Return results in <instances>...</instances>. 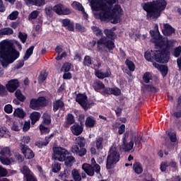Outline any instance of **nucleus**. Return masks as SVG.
Here are the masks:
<instances>
[{"mask_svg": "<svg viewBox=\"0 0 181 181\" xmlns=\"http://www.w3.org/2000/svg\"><path fill=\"white\" fill-rule=\"evenodd\" d=\"M150 35L152 37L151 42L154 43L156 49L160 50H151L144 52V59L147 62H156L166 64L170 59V45L166 43L165 38L160 35L159 30H151Z\"/></svg>", "mask_w": 181, "mask_h": 181, "instance_id": "obj_1", "label": "nucleus"}, {"mask_svg": "<svg viewBox=\"0 0 181 181\" xmlns=\"http://www.w3.org/2000/svg\"><path fill=\"white\" fill-rule=\"evenodd\" d=\"M117 2V0H91V8L99 13V19L101 22H105L111 18V23L117 25L121 22L122 14H111V6Z\"/></svg>", "mask_w": 181, "mask_h": 181, "instance_id": "obj_2", "label": "nucleus"}, {"mask_svg": "<svg viewBox=\"0 0 181 181\" xmlns=\"http://www.w3.org/2000/svg\"><path fill=\"white\" fill-rule=\"evenodd\" d=\"M20 56L21 53L15 49L11 42L3 40L0 42V62L4 69L12 64Z\"/></svg>", "mask_w": 181, "mask_h": 181, "instance_id": "obj_3", "label": "nucleus"}, {"mask_svg": "<svg viewBox=\"0 0 181 181\" xmlns=\"http://www.w3.org/2000/svg\"><path fill=\"white\" fill-rule=\"evenodd\" d=\"M168 2L165 0H153L144 4L142 8L146 12V19L156 21L160 18L163 11L166 9Z\"/></svg>", "mask_w": 181, "mask_h": 181, "instance_id": "obj_4", "label": "nucleus"}, {"mask_svg": "<svg viewBox=\"0 0 181 181\" xmlns=\"http://www.w3.org/2000/svg\"><path fill=\"white\" fill-rule=\"evenodd\" d=\"M52 151L55 155L59 157H54V160H59V162H65L67 168H71L73 163L76 162V158L73 156H69V151L63 147H53Z\"/></svg>", "mask_w": 181, "mask_h": 181, "instance_id": "obj_5", "label": "nucleus"}, {"mask_svg": "<svg viewBox=\"0 0 181 181\" xmlns=\"http://www.w3.org/2000/svg\"><path fill=\"white\" fill-rule=\"evenodd\" d=\"M73 153H76L78 156H86L87 149L86 148V139L83 136H78L76 139L74 144L71 147Z\"/></svg>", "mask_w": 181, "mask_h": 181, "instance_id": "obj_6", "label": "nucleus"}, {"mask_svg": "<svg viewBox=\"0 0 181 181\" xmlns=\"http://www.w3.org/2000/svg\"><path fill=\"white\" fill-rule=\"evenodd\" d=\"M120 159L121 156L119 155V152H118V149L116 147H110L107 156L106 169H112V165H117Z\"/></svg>", "mask_w": 181, "mask_h": 181, "instance_id": "obj_7", "label": "nucleus"}, {"mask_svg": "<svg viewBox=\"0 0 181 181\" xmlns=\"http://www.w3.org/2000/svg\"><path fill=\"white\" fill-rule=\"evenodd\" d=\"M104 45V49H107L108 52H111L115 49V40H107V37H103L97 41L98 52H103L101 45ZM107 52V49L105 50Z\"/></svg>", "mask_w": 181, "mask_h": 181, "instance_id": "obj_8", "label": "nucleus"}, {"mask_svg": "<svg viewBox=\"0 0 181 181\" xmlns=\"http://www.w3.org/2000/svg\"><path fill=\"white\" fill-rule=\"evenodd\" d=\"M82 170L88 175V176H94V173H97V175L100 174L101 171V167L98 164H95L94 166L88 164L83 163L82 165Z\"/></svg>", "mask_w": 181, "mask_h": 181, "instance_id": "obj_9", "label": "nucleus"}, {"mask_svg": "<svg viewBox=\"0 0 181 181\" xmlns=\"http://www.w3.org/2000/svg\"><path fill=\"white\" fill-rule=\"evenodd\" d=\"M46 98L45 96H40L37 99L31 98L29 107L31 110H39L40 107H46Z\"/></svg>", "mask_w": 181, "mask_h": 181, "instance_id": "obj_10", "label": "nucleus"}, {"mask_svg": "<svg viewBox=\"0 0 181 181\" xmlns=\"http://www.w3.org/2000/svg\"><path fill=\"white\" fill-rule=\"evenodd\" d=\"M21 173L23 175V179L25 181H37V177L35 173L30 170L28 165H23L21 169Z\"/></svg>", "mask_w": 181, "mask_h": 181, "instance_id": "obj_11", "label": "nucleus"}, {"mask_svg": "<svg viewBox=\"0 0 181 181\" xmlns=\"http://www.w3.org/2000/svg\"><path fill=\"white\" fill-rule=\"evenodd\" d=\"M20 148L25 159H33L35 158V153L29 148V146L21 143Z\"/></svg>", "mask_w": 181, "mask_h": 181, "instance_id": "obj_12", "label": "nucleus"}, {"mask_svg": "<svg viewBox=\"0 0 181 181\" xmlns=\"http://www.w3.org/2000/svg\"><path fill=\"white\" fill-rule=\"evenodd\" d=\"M19 86H21L19 80L11 79L8 81L7 84L6 85V87L9 93H15V91L18 90Z\"/></svg>", "mask_w": 181, "mask_h": 181, "instance_id": "obj_13", "label": "nucleus"}, {"mask_svg": "<svg viewBox=\"0 0 181 181\" xmlns=\"http://www.w3.org/2000/svg\"><path fill=\"white\" fill-rule=\"evenodd\" d=\"M53 11L57 15H70L71 13V10L69 8H63L62 4H57L53 7Z\"/></svg>", "mask_w": 181, "mask_h": 181, "instance_id": "obj_14", "label": "nucleus"}, {"mask_svg": "<svg viewBox=\"0 0 181 181\" xmlns=\"http://www.w3.org/2000/svg\"><path fill=\"white\" fill-rule=\"evenodd\" d=\"M175 32L176 30L173 27H172L170 24H163V29L162 30V33L164 35V36H172Z\"/></svg>", "mask_w": 181, "mask_h": 181, "instance_id": "obj_15", "label": "nucleus"}, {"mask_svg": "<svg viewBox=\"0 0 181 181\" xmlns=\"http://www.w3.org/2000/svg\"><path fill=\"white\" fill-rule=\"evenodd\" d=\"M70 129L74 135L78 136V135H81V134H83V128L81 124L76 122L70 127Z\"/></svg>", "mask_w": 181, "mask_h": 181, "instance_id": "obj_16", "label": "nucleus"}, {"mask_svg": "<svg viewBox=\"0 0 181 181\" xmlns=\"http://www.w3.org/2000/svg\"><path fill=\"white\" fill-rule=\"evenodd\" d=\"M95 76L100 80H104V78H107V77L111 76V71L110 70V68H107L105 73L100 70H97L95 72Z\"/></svg>", "mask_w": 181, "mask_h": 181, "instance_id": "obj_17", "label": "nucleus"}, {"mask_svg": "<svg viewBox=\"0 0 181 181\" xmlns=\"http://www.w3.org/2000/svg\"><path fill=\"white\" fill-rule=\"evenodd\" d=\"M62 26L66 28L67 30L69 32H74V23L71 22L70 19L65 18L62 21Z\"/></svg>", "mask_w": 181, "mask_h": 181, "instance_id": "obj_18", "label": "nucleus"}, {"mask_svg": "<svg viewBox=\"0 0 181 181\" xmlns=\"http://www.w3.org/2000/svg\"><path fill=\"white\" fill-rule=\"evenodd\" d=\"M95 144L97 151H103L104 149V137L101 136L96 137Z\"/></svg>", "mask_w": 181, "mask_h": 181, "instance_id": "obj_19", "label": "nucleus"}, {"mask_svg": "<svg viewBox=\"0 0 181 181\" xmlns=\"http://www.w3.org/2000/svg\"><path fill=\"white\" fill-rule=\"evenodd\" d=\"M87 100L88 98L86 94L78 93L76 95V103H78L82 107L84 106V104H86Z\"/></svg>", "mask_w": 181, "mask_h": 181, "instance_id": "obj_20", "label": "nucleus"}, {"mask_svg": "<svg viewBox=\"0 0 181 181\" xmlns=\"http://www.w3.org/2000/svg\"><path fill=\"white\" fill-rule=\"evenodd\" d=\"M153 66H154V67H159V70L163 77H166V76L168 75V72L169 71V69L168 68V66L159 65V64H157L156 62L153 63Z\"/></svg>", "mask_w": 181, "mask_h": 181, "instance_id": "obj_21", "label": "nucleus"}, {"mask_svg": "<svg viewBox=\"0 0 181 181\" xmlns=\"http://www.w3.org/2000/svg\"><path fill=\"white\" fill-rule=\"evenodd\" d=\"M97 122V120H95V118L93 116H89L86 117L85 125L87 128H94L95 127V124Z\"/></svg>", "mask_w": 181, "mask_h": 181, "instance_id": "obj_22", "label": "nucleus"}, {"mask_svg": "<svg viewBox=\"0 0 181 181\" xmlns=\"http://www.w3.org/2000/svg\"><path fill=\"white\" fill-rule=\"evenodd\" d=\"M73 124H76V119H74V115L71 113H69L66 115V121L64 122V127L68 128V127H70V125H73Z\"/></svg>", "mask_w": 181, "mask_h": 181, "instance_id": "obj_23", "label": "nucleus"}, {"mask_svg": "<svg viewBox=\"0 0 181 181\" xmlns=\"http://www.w3.org/2000/svg\"><path fill=\"white\" fill-rule=\"evenodd\" d=\"M70 173H71V171L70 169H65L64 171L60 172L58 177L60 179V180L63 181H69L66 179H69V177L70 176Z\"/></svg>", "mask_w": 181, "mask_h": 181, "instance_id": "obj_24", "label": "nucleus"}, {"mask_svg": "<svg viewBox=\"0 0 181 181\" xmlns=\"http://www.w3.org/2000/svg\"><path fill=\"white\" fill-rule=\"evenodd\" d=\"M111 14L113 15H123L124 11L122 8H121V5L115 4L112 8V6H111Z\"/></svg>", "mask_w": 181, "mask_h": 181, "instance_id": "obj_25", "label": "nucleus"}, {"mask_svg": "<svg viewBox=\"0 0 181 181\" xmlns=\"http://www.w3.org/2000/svg\"><path fill=\"white\" fill-rule=\"evenodd\" d=\"M133 170L136 175H141L144 172L142 164L139 162H135L133 164Z\"/></svg>", "mask_w": 181, "mask_h": 181, "instance_id": "obj_26", "label": "nucleus"}, {"mask_svg": "<svg viewBox=\"0 0 181 181\" xmlns=\"http://www.w3.org/2000/svg\"><path fill=\"white\" fill-rule=\"evenodd\" d=\"M13 115L20 118V119H23L26 117V112H25L23 108L18 107L14 110Z\"/></svg>", "mask_w": 181, "mask_h": 181, "instance_id": "obj_27", "label": "nucleus"}, {"mask_svg": "<svg viewBox=\"0 0 181 181\" xmlns=\"http://www.w3.org/2000/svg\"><path fill=\"white\" fill-rule=\"evenodd\" d=\"M93 88L95 91H100V90H103L105 88V85L103 83V81L99 79H96L93 83Z\"/></svg>", "mask_w": 181, "mask_h": 181, "instance_id": "obj_28", "label": "nucleus"}, {"mask_svg": "<svg viewBox=\"0 0 181 181\" xmlns=\"http://www.w3.org/2000/svg\"><path fill=\"white\" fill-rule=\"evenodd\" d=\"M31 125H35L40 119V112H33L30 114Z\"/></svg>", "mask_w": 181, "mask_h": 181, "instance_id": "obj_29", "label": "nucleus"}, {"mask_svg": "<svg viewBox=\"0 0 181 181\" xmlns=\"http://www.w3.org/2000/svg\"><path fill=\"white\" fill-rule=\"evenodd\" d=\"M47 76H49V74L47 72H46V70H42L38 76L39 84H42V83H45L47 78Z\"/></svg>", "mask_w": 181, "mask_h": 181, "instance_id": "obj_30", "label": "nucleus"}, {"mask_svg": "<svg viewBox=\"0 0 181 181\" xmlns=\"http://www.w3.org/2000/svg\"><path fill=\"white\" fill-rule=\"evenodd\" d=\"M93 63L94 62L93 61V58L90 55H86L84 57L83 66H85L86 67H90V66H93Z\"/></svg>", "mask_w": 181, "mask_h": 181, "instance_id": "obj_31", "label": "nucleus"}, {"mask_svg": "<svg viewBox=\"0 0 181 181\" xmlns=\"http://www.w3.org/2000/svg\"><path fill=\"white\" fill-rule=\"evenodd\" d=\"M64 107V103L62 100H57L53 103V111L56 112L59 108H63Z\"/></svg>", "mask_w": 181, "mask_h": 181, "instance_id": "obj_32", "label": "nucleus"}, {"mask_svg": "<svg viewBox=\"0 0 181 181\" xmlns=\"http://www.w3.org/2000/svg\"><path fill=\"white\" fill-rule=\"evenodd\" d=\"M123 149L124 152H129L134 148V141L131 140L129 143L123 141Z\"/></svg>", "mask_w": 181, "mask_h": 181, "instance_id": "obj_33", "label": "nucleus"}, {"mask_svg": "<svg viewBox=\"0 0 181 181\" xmlns=\"http://www.w3.org/2000/svg\"><path fill=\"white\" fill-rule=\"evenodd\" d=\"M42 124H45V125H50V124H52V116L49 113H44L42 115Z\"/></svg>", "mask_w": 181, "mask_h": 181, "instance_id": "obj_34", "label": "nucleus"}, {"mask_svg": "<svg viewBox=\"0 0 181 181\" xmlns=\"http://www.w3.org/2000/svg\"><path fill=\"white\" fill-rule=\"evenodd\" d=\"M33 50H35V46L33 45H32L28 49H27L25 54L23 57L24 61L29 60V58L30 57V56L33 54Z\"/></svg>", "mask_w": 181, "mask_h": 181, "instance_id": "obj_35", "label": "nucleus"}, {"mask_svg": "<svg viewBox=\"0 0 181 181\" xmlns=\"http://www.w3.org/2000/svg\"><path fill=\"white\" fill-rule=\"evenodd\" d=\"M104 33H105L107 39L115 40V37H117V35H115V33L112 32L110 29H105Z\"/></svg>", "mask_w": 181, "mask_h": 181, "instance_id": "obj_36", "label": "nucleus"}, {"mask_svg": "<svg viewBox=\"0 0 181 181\" xmlns=\"http://www.w3.org/2000/svg\"><path fill=\"white\" fill-rule=\"evenodd\" d=\"M13 35V30L11 28H4L0 29V36Z\"/></svg>", "mask_w": 181, "mask_h": 181, "instance_id": "obj_37", "label": "nucleus"}, {"mask_svg": "<svg viewBox=\"0 0 181 181\" xmlns=\"http://www.w3.org/2000/svg\"><path fill=\"white\" fill-rule=\"evenodd\" d=\"M142 78L144 83H146V84H149V83H151V80H152V74H151L149 71H147L144 74Z\"/></svg>", "mask_w": 181, "mask_h": 181, "instance_id": "obj_38", "label": "nucleus"}, {"mask_svg": "<svg viewBox=\"0 0 181 181\" xmlns=\"http://www.w3.org/2000/svg\"><path fill=\"white\" fill-rule=\"evenodd\" d=\"M60 170H62V163L54 162V164L52 165V172H53V173H59Z\"/></svg>", "mask_w": 181, "mask_h": 181, "instance_id": "obj_39", "label": "nucleus"}, {"mask_svg": "<svg viewBox=\"0 0 181 181\" xmlns=\"http://www.w3.org/2000/svg\"><path fill=\"white\" fill-rule=\"evenodd\" d=\"M15 97L21 101V103H23L26 100V97L22 94L21 89H17L15 93Z\"/></svg>", "mask_w": 181, "mask_h": 181, "instance_id": "obj_40", "label": "nucleus"}, {"mask_svg": "<svg viewBox=\"0 0 181 181\" xmlns=\"http://www.w3.org/2000/svg\"><path fill=\"white\" fill-rule=\"evenodd\" d=\"M71 173L74 181H81V175H80L78 170L74 169L72 170Z\"/></svg>", "mask_w": 181, "mask_h": 181, "instance_id": "obj_41", "label": "nucleus"}, {"mask_svg": "<svg viewBox=\"0 0 181 181\" xmlns=\"http://www.w3.org/2000/svg\"><path fill=\"white\" fill-rule=\"evenodd\" d=\"M71 6L74 8V9H76V11H81V12H84V7L78 1H74L71 4Z\"/></svg>", "mask_w": 181, "mask_h": 181, "instance_id": "obj_42", "label": "nucleus"}, {"mask_svg": "<svg viewBox=\"0 0 181 181\" xmlns=\"http://www.w3.org/2000/svg\"><path fill=\"white\" fill-rule=\"evenodd\" d=\"M125 64L127 66L129 71H135V64L128 59L125 60Z\"/></svg>", "mask_w": 181, "mask_h": 181, "instance_id": "obj_43", "label": "nucleus"}, {"mask_svg": "<svg viewBox=\"0 0 181 181\" xmlns=\"http://www.w3.org/2000/svg\"><path fill=\"white\" fill-rule=\"evenodd\" d=\"M69 70H71V63L65 62L61 68V71H64V73H69Z\"/></svg>", "mask_w": 181, "mask_h": 181, "instance_id": "obj_44", "label": "nucleus"}, {"mask_svg": "<svg viewBox=\"0 0 181 181\" xmlns=\"http://www.w3.org/2000/svg\"><path fill=\"white\" fill-rule=\"evenodd\" d=\"M40 131L41 135H47V134H49L50 132V128L46 127L43 124H40Z\"/></svg>", "mask_w": 181, "mask_h": 181, "instance_id": "obj_45", "label": "nucleus"}, {"mask_svg": "<svg viewBox=\"0 0 181 181\" xmlns=\"http://www.w3.org/2000/svg\"><path fill=\"white\" fill-rule=\"evenodd\" d=\"M95 105V103H94V101L90 100L89 102H87L86 100L82 108H83L84 111H88V110L92 107H94Z\"/></svg>", "mask_w": 181, "mask_h": 181, "instance_id": "obj_46", "label": "nucleus"}, {"mask_svg": "<svg viewBox=\"0 0 181 181\" xmlns=\"http://www.w3.org/2000/svg\"><path fill=\"white\" fill-rule=\"evenodd\" d=\"M133 142H134V144L137 148H139L141 146L142 142H144V139L142 137H139L138 136H134Z\"/></svg>", "mask_w": 181, "mask_h": 181, "instance_id": "obj_47", "label": "nucleus"}, {"mask_svg": "<svg viewBox=\"0 0 181 181\" xmlns=\"http://www.w3.org/2000/svg\"><path fill=\"white\" fill-rule=\"evenodd\" d=\"M11 129L13 131H16V132H18V131H21V129H22V124L18 122H13Z\"/></svg>", "mask_w": 181, "mask_h": 181, "instance_id": "obj_48", "label": "nucleus"}, {"mask_svg": "<svg viewBox=\"0 0 181 181\" xmlns=\"http://www.w3.org/2000/svg\"><path fill=\"white\" fill-rule=\"evenodd\" d=\"M8 128L5 126L0 125V138H4L6 134H8Z\"/></svg>", "mask_w": 181, "mask_h": 181, "instance_id": "obj_49", "label": "nucleus"}, {"mask_svg": "<svg viewBox=\"0 0 181 181\" xmlns=\"http://www.w3.org/2000/svg\"><path fill=\"white\" fill-rule=\"evenodd\" d=\"M167 135L170 138V142L175 143L176 141H177V137L176 136V132H169Z\"/></svg>", "mask_w": 181, "mask_h": 181, "instance_id": "obj_50", "label": "nucleus"}, {"mask_svg": "<svg viewBox=\"0 0 181 181\" xmlns=\"http://www.w3.org/2000/svg\"><path fill=\"white\" fill-rule=\"evenodd\" d=\"M18 38L20 39L22 43L25 44L26 43V40H28V34L19 32Z\"/></svg>", "mask_w": 181, "mask_h": 181, "instance_id": "obj_51", "label": "nucleus"}, {"mask_svg": "<svg viewBox=\"0 0 181 181\" xmlns=\"http://www.w3.org/2000/svg\"><path fill=\"white\" fill-rule=\"evenodd\" d=\"M0 162L6 166L11 165V160L6 156H0Z\"/></svg>", "mask_w": 181, "mask_h": 181, "instance_id": "obj_52", "label": "nucleus"}, {"mask_svg": "<svg viewBox=\"0 0 181 181\" xmlns=\"http://www.w3.org/2000/svg\"><path fill=\"white\" fill-rule=\"evenodd\" d=\"M121 94H122L121 89H119V88H117V87L112 88L111 95H115V97H118L119 95H121Z\"/></svg>", "mask_w": 181, "mask_h": 181, "instance_id": "obj_53", "label": "nucleus"}, {"mask_svg": "<svg viewBox=\"0 0 181 181\" xmlns=\"http://www.w3.org/2000/svg\"><path fill=\"white\" fill-rule=\"evenodd\" d=\"M18 16H19V12H18V11H16L10 13L8 18L10 19V21H15L18 19Z\"/></svg>", "mask_w": 181, "mask_h": 181, "instance_id": "obj_54", "label": "nucleus"}, {"mask_svg": "<svg viewBox=\"0 0 181 181\" xmlns=\"http://www.w3.org/2000/svg\"><path fill=\"white\" fill-rule=\"evenodd\" d=\"M4 112L6 114H12L13 112V107H12V105L7 104L4 106Z\"/></svg>", "mask_w": 181, "mask_h": 181, "instance_id": "obj_55", "label": "nucleus"}, {"mask_svg": "<svg viewBox=\"0 0 181 181\" xmlns=\"http://www.w3.org/2000/svg\"><path fill=\"white\" fill-rule=\"evenodd\" d=\"M39 16V11H33L29 16H28V21H33V19H36Z\"/></svg>", "mask_w": 181, "mask_h": 181, "instance_id": "obj_56", "label": "nucleus"}, {"mask_svg": "<svg viewBox=\"0 0 181 181\" xmlns=\"http://www.w3.org/2000/svg\"><path fill=\"white\" fill-rule=\"evenodd\" d=\"M75 29L76 32H81V33H84V32H86V28L80 23H76Z\"/></svg>", "mask_w": 181, "mask_h": 181, "instance_id": "obj_57", "label": "nucleus"}, {"mask_svg": "<svg viewBox=\"0 0 181 181\" xmlns=\"http://www.w3.org/2000/svg\"><path fill=\"white\" fill-rule=\"evenodd\" d=\"M11 152V148L8 147H4L0 151V156H6V155H8Z\"/></svg>", "mask_w": 181, "mask_h": 181, "instance_id": "obj_58", "label": "nucleus"}, {"mask_svg": "<svg viewBox=\"0 0 181 181\" xmlns=\"http://www.w3.org/2000/svg\"><path fill=\"white\" fill-rule=\"evenodd\" d=\"M54 135H56V133H52L51 134H49V136H47L45 137V141H44L45 143V145H49V144L50 143V141L52 139H53V137L54 136Z\"/></svg>", "mask_w": 181, "mask_h": 181, "instance_id": "obj_59", "label": "nucleus"}, {"mask_svg": "<svg viewBox=\"0 0 181 181\" xmlns=\"http://www.w3.org/2000/svg\"><path fill=\"white\" fill-rule=\"evenodd\" d=\"M181 54V46L180 45L179 47H177L175 48L174 52H173V56L174 57H178L180 56Z\"/></svg>", "mask_w": 181, "mask_h": 181, "instance_id": "obj_60", "label": "nucleus"}, {"mask_svg": "<svg viewBox=\"0 0 181 181\" xmlns=\"http://www.w3.org/2000/svg\"><path fill=\"white\" fill-rule=\"evenodd\" d=\"M8 175V170L0 165V177H5Z\"/></svg>", "mask_w": 181, "mask_h": 181, "instance_id": "obj_61", "label": "nucleus"}, {"mask_svg": "<svg viewBox=\"0 0 181 181\" xmlns=\"http://www.w3.org/2000/svg\"><path fill=\"white\" fill-rule=\"evenodd\" d=\"M53 8H52L50 6L45 8V13L49 16V18H52L53 16Z\"/></svg>", "mask_w": 181, "mask_h": 181, "instance_id": "obj_62", "label": "nucleus"}, {"mask_svg": "<svg viewBox=\"0 0 181 181\" xmlns=\"http://www.w3.org/2000/svg\"><path fill=\"white\" fill-rule=\"evenodd\" d=\"M111 90H112V88H103V90L102 91V94L103 95H111Z\"/></svg>", "mask_w": 181, "mask_h": 181, "instance_id": "obj_63", "label": "nucleus"}, {"mask_svg": "<svg viewBox=\"0 0 181 181\" xmlns=\"http://www.w3.org/2000/svg\"><path fill=\"white\" fill-rule=\"evenodd\" d=\"M45 5V0H34V6H43Z\"/></svg>", "mask_w": 181, "mask_h": 181, "instance_id": "obj_64", "label": "nucleus"}]
</instances>
